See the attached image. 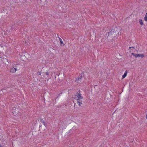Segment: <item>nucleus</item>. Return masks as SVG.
I'll use <instances>...</instances> for the list:
<instances>
[{"label": "nucleus", "mask_w": 147, "mask_h": 147, "mask_svg": "<svg viewBox=\"0 0 147 147\" xmlns=\"http://www.w3.org/2000/svg\"><path fill=\"white\" fill-rule=\"evenodd\" d=\"M77 94L78 96V98L76 99L77 102L78 104L79 105L80 107L81 106V104H82V102L83 97L81 96V94L80 93L78 92Z\"/></svg>", "instance_id": "f257e3e1"}, {"label": "nucleus", "mask_w": 147, "mask_h": 147, "mask_svg": "<svg viewBox=\"0 0 147 147\" xmlns=\"http://www.w3.org/2000/svg\"><path fill=\"white\" fill-rule=\"evenodd\" d=\"M131 54L135 57H143L144 56V55L143 54H135L134 53H132Z\"/></svg>", "instance_id": "f03ea898"}, {"label": "nucleus", "mask_w": 147, "mask_h": 147, "mask_svg": "<svg viewBox=\"0 0 147 147\" xmlns=\"http://www.w3.org/2000/svg\"><path fill=\"white\" fill-rule=\"evenodd\" d=\"M82 74H81L80 76V77H79L77 79H76V82H78L79 81V80H81L82 78Z\"/></svg>", "instance_id": "7ed1b4c3"}, {"label": "nucleus", "mask_w": 147, "mask_h": 147, "mask_svg": "<svg viewBox=\"0 0 147 147\" xmlns=\"http://www.w3.org/2000/svg\"><path fill=\"white\" fill-rule=\"evenodd\" d=\"M17 69L14 67H12L10 71L12 73H14L16 72Z\"/></svg>", "instance_id": "20e7f679"}, {"label": "nucleus", "mask_w": 147, "mask_h": 147, "mask_svg": "<svg viewBox=\"0 0 147 147\" xmlns=\"http://www.w3.org/2000/svg\"><path fill=\"white\" fill-rule=\"evenodd\" d=\"M127 70H126L125 71V72L124 73V74L123 75V76H122V79H123L126 76H127Z\"/></svg>", "instance_id": "39448f33"}, {"label": "nucleus", "mask_w": 147, "mask_h": 147, "mask_svg": "<svg viewBox=\"0 0 147 147\" xmlns=\"http://www.w3.org/2000/svg\"><path fill=\"white\" fill-rule=\"evenodd\" d=\"M58 37L59 38V41H60L61 44V45L63 44V45H64V44L63 42V41H62V39H61V38H59L58 36Z\"/></svg>", "instance_id": "423d86ee"}, {"label": "nucleus", "mask_w": 147, "mask_h": 147, "mask_svg": "<svg viewBox=\"0 0 147 147\" xmlns=\"http://www.w3.org/2000/svg\"><path fill=\"white\" fill-rule=\"evenodd\" d=\"M144 20L145 21H147V13L145 14V17L144 18Z\"/></svg>", "instance_id": "0eeeda50"}, {"label": "nucleus", "mask_w": 147, "mask_h": 147, "mask_svg": "<svg viewBox=\"0 0 147 147\" xmlns=\"http://www.w3.org/2000/svg\"><path fill=\"white\" fill-rule=\"evenodd\" d=\"M139 22L140 25H142L143 24L142 20V19H140V20Z\"/></svg>", "instance_id": "6e6552de"}, {"label": "nucleus", "mask_w": 147, "mask_h": 147, "mask_svg": "<svg viewBox=\"0 0 147 147\" xmlns=\"http://www.w3.org/2000/svg\"><path fill=\"white\" fill-rule=\"evenodd\" d=\"M113 33H114V32L113 31H112V30H111V31L109 32L108 33V35L109 36L111 34H112Z\"/></svg>", "instance_id": "1a4fd4ad"}, {"label": "nucleus", "mask_w": 147, "mask_h": 147, "mask_svg": "<svg viewBox=\"0 0 147 147\" xmlns=\"http://www.w3.org/2000/svg\"><path fill=\"white\" fill-rule=\"evenodd\" d=\"M40 122L42 123H44V121L42 119L40 118Z\"/></svg>", "instance_id": "9d476101"}, {"label": "nucleus", "mask_w": 147, "mask_h": 147, "mask_svg": "<svg viewBox=\"0 0 147 147\" xmlns=\"http://www.w3.org/2000/svg\"><path fill=\"white\" fill-rule=\"evenodd\" d=\"M78 98V96L77 95V94H76V95H75L74 96V99H76V98Z\"/></svg>", "instance_id": "9b49d317"}, {"label": "nucleus", "mask_w": 147, "mask_h": 147, "mask_svg": "<svg viewBox=\"0 0 147 147\" xmlns=\"http://www.w3.org/2000/svg\"><path fill=\"white\" fill-rule=\"evenodd\" d=\"M41 74V72H38V75H40Z\"/></svg>", "instance_id": "f8f14e48"}, {"label": "nucleus", "mask_w": 147, "mask_h": 147, "mask_svg": "<svg viewBox=\"0 0 147 147\" xmlns=\"http://www.w3.org/2000/svg\"><path fill=\"white\" fill-rule=\"evenodd\" d=\"M131 48H133L134 49H135V48L134 47H129V49H131Z\"/></svg>", "instance_id": "ddd939ff"}, {"label": "nucleus", "mask_w": 147, "mask_h": 147, "mask_svg": "<svg viewBox=\"0 0 147 147\" xmlns=\"http://www.w3.org/2000/svg\"><path fill=\"white\" fill-rule=\"evenodd\" d=\"M45 74L47 76L49 75V73L48 72H46Z\"/></svg>", "instance_id": "4468645a"}, {"label": "nucleus", "mask_w": 147, "mask_h": 147, "mask_svg": "<svg viewBox=\"0 0 147 147\" xmlns=\"http://www.w3.org/2000/svg\"><path fill=\"white\" fill-rule=\"evenodd\" d=\"M43 123V124L45 126H46V124H45V122H44V123Z\"/></svg>", "instance_id": "2eb2a0df"}, {"label": "nucleus", "mask_w": 147, "mask_h": 147, "mask_svg": "<svg viewBox=\"0 0 147 147\" xmlns=\"http://www.w3.org/2000/svg\"><path fill=\"white\" fill-rule=\"evenodd\" d=\"M146 118L147 119V114L146 115Z\"/></svg>", "instance_id": "dca6fc26"}, {"label": "nucleus", "mask_w": 147, "mask_h": 147, "mask_svg": "<svg viewBox=\"0 0 147 147\" xmlns=\"http://www.w3.org/2000/svg\"><path fill=\"white\" fill-rule=\"evenodd\" d=\"M0 147H2V146H1V145H0Z\"/></svg>", "instance_id": "f3484780"}]
</instances>
